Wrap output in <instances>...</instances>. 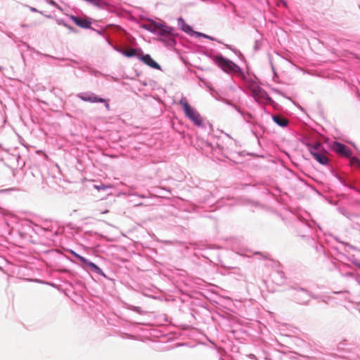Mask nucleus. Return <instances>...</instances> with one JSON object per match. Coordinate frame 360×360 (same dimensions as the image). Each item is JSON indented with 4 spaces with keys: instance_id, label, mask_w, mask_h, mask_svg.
<instances>
[{
    "instance_id": "f257e3e1",
    "label": "nucleus",
    "mask_w": 360,
    "mask_h": 360,
    "mask_svg": "<svg viewBox=\"0 0 360 360\" xmlns=\"http://www.w3.org/2000/svg\"><path fill=\"white\" fill-rule=\"evenodd\" d=\"M213 61L225 72L236 74L240 72V68L231 60L224 58L221 55L212 57Z\"/></svg>"
},
{
    "instance_id": "f03ea898",
    "label": "nucleus",
    "mask_w": 360,
    "mask_h": 360,
    "mask_svg": "<svg viewBox=\"0 0 360 360\" xmlns=\"http://www.w3.org/2000/svg\"><path fill=\"white\" fill-rule=\"evenodd\" d=\"M179 103L182 106L186 116L191 120L195 125L201 126L202 120L200 114L192 108L188 103L186 98H182Z\"/></svg>"
},
{
    "instance_id": "7ed1b4c3",
    "label": "nucleus",
    "mask_w": 360,
    "mask_h": 360,
    "mask_svg": "<svg viewBox=\"0 0 360 360\" xmlns=\"http://www.w3.org/2000/svg\"><path fill=\"white\" fill-rule=\"evenodd\" d=\"M252 95L259 103H267L271 101L266 92L258 86L254 87L252 89Z\"/></svg>"
},
{
    "instance_id": "20e7f679",
    "label": "nucleus",
    "mask_w": 360,
    "mask_h": 360,
    "mask_svg": "<svg viewBox=\"0 0 360 360\" xmlns=\"http://www.w3.org/2000/svg\"><path fill=\"white\" fill-rule=\"evenodd\" d=\"M333 149L335 152L345 157H349L352 154L347 146L338 142L333 143Z\"/></svg>"
},
{
    "instance_id": "39448f33",
    "label": "nucleus",
    "mask_w": 360,
    "mask_h": 360,
    "mask_svg": "<svg viewBox=\"0 0 360 360\" xmlns=\"http://www.w3.org/2000/svg\"><path fill=\"white\" fill-rule=\"evenodd\" d=\"M70 18L74 22L75 25L82 28L90 27L91 22L89 21L87 19L78 18L75 15H70Z\"/></svg>"
},
{
    "instance_id": "423d86ee",
    "label": "nucleus",
    "mask_w": 360,
    "mask_h": 360,
    "mask_svg": "<svg viewBox=\"0 0 360 360\" xmlns=\"http://www.w3.org/2000/svg\"><path fill=\"white\" fill-rule=\"evenodd\" d=\"M140 59L144 63H146V65H148V66L153 68H155V69H158V70H160V66L158 63H157L151 57L150 55L148 54H146V55H143V56H140Z\"/></svg>"
},
{
    "instance_id": "0eeeda50",
    "label": "nucleus",
    "mask_w": 360,
    "mask_h": 360,
    "mask_svg": "<svg viewBox=\"0 0 360 360\" xmlns=\"http://www.w3.org/2000/svg\"><path fill=\"white\" fill-rule=\"evenodd\" d=\"M79 98L86 102L97 103V102H105V99L98 98L94 94H82L79 96Z\"/></svg>"
},
{
    "instance_id": "6e6552de",
    "label": "nucleus",
    "mask_w": 360,
    "mask_h": 360,
    "mask_svg": "<svg viewBox=\"0 0 360 360\" xmlns=\"http://www.w3.org/2000/svg\"><path fill=\"white\" fill-rule=\"evenodd\" d=\"M309 150L312 156H314L316 154H320L326 151L322 144L320 143H316L314 145L309 146Z\"/></svg>"
},
{
    "instance_id": "1a4fd4ad",
    "label": "nucleus",
    "mask_w": 360,
    "mask_h": 360,
    "mask_svg": "<svg viewBox=\"0 0 360 360\" xmlns=\"http://www.w3.org/2000/svg\"><path fill=\"white\" fill-rule=\"evenodd\" d=\"M172 30V29L171 27H169L167 25H165L163 24L159 23L158 26V30H157L156 34L162 35V36H165V35L171 34Z\"/></svg>"
},
{
    "instance_id": "9d476101",
    "label": "nucleus",
    "mask_w": 360,
    "mask_h": 360,
    "mask_svg": "<svg viewBox=\"0 0 360 360\" xmlns=\"http://www.w3.org/2000/svg\"><path fill=\"white\" fill-rule=\"evenodd\" d=\"M274 121L281 127H285L288 124V120L283 116L276 115L273 117Z\"/></svg>"
},
{
    "instance_id": "9b49d317",
    "label": "nucleus",
    "mask_w": 360,
    "mask_h": 360,
    "mask_svg": "<svg viewBox=\"0 0 360 360\" xmlns=\"http://www.w3.org/2000/svg\"><path fill=\"white\" fill-rule=\"evenodd\" d=\"M327 153L326 151L321 153L320 154H316V155L313 156L315 160H316L319 163L322 165H326L328 162V158L326 155Z\"/></svg>"
},
{
    "instance_id": "f8f14e48",
    "label": "nucleus",
    "mask_w": 360,
    "mask_h": 360,
    "mask_svg": "<svg viewBox=\"0 0 360 360\" xmlns=\"http://www.w3.org/2000/svg\"><path fill=\"white\" fill-rule=\"evenodd\" d=\"M139 51L136 49H127V50H124L123 51V53L127 56V57H133V56H141L139 55Z\"/></svg>"
},
{
    "instance_id": "ddd939ff",
    "label": "nucleus",
    "mask_w": 360,
    "mask_h": 360,
    "mask_svg": "<svg viewBox=\"0 0 360 360\" xmlns=\"http://www.w3.org/2000/svg\"><path fill=\"white\" fill-rule=\"evenodd\" d=\"M158 24L159 23L156 22H150L148 25H144V27L152 32L156 33Z\"/></svg>"
},
{
    "instance_id": "4468645a",
    "label": "nucleus",
    "mask_w": 360,
    "mask_h": 360,
    "mask_svg": "<svg viewBox=\"0 0 360 360\" xmlns=\"http://www.w3.org/2000/svg\"><path fill=\"white\" fill-rule=\"evenodd\" d=\"M88 266L98 274H102V270L95 264L92 262H88Z\"/></svg>"
},
{
    "instance_id": "2eb2a0df",
    "label": "nucleus",
    "mask_w": 360,
    "mask_h": 360,
    "mask_svg": "<svg viewBox=\"0 0 360 360\" xmlns=\"http://www.w3.org/2000/svg\"><path fill=\"white\" fill-rule=\"evenodd\" d=\"M350 163L353 166H356L360 168V160L357 158L353 157L350 159Z\"/></svg>"
},
{
    "instance_id": "dca6fc26",
    "label": "nucleus",
    "mask_w": 360,
    "mask_h": 360,
    "mask_svg": "<svg viewBox=\"0 0 360 360\" xmlns=\"http://www.w3.org/2000/svg\"><path fill=\"white\" fill-rule=\"evenodd\" d=\"M182 30L187 33H190L191 32H192L191 27L188 25H184L182 27Z\"/></svg>"
},
{
    "instance_id": "f3484780",
    "label": "nucleus",
    "mask_w": 360,
    "mask_h": 360,
    "mask_svg": "<svg viewBox=\"0 0 360 360\" xmlns=\"http://www.w3.org/2000/svg\"><path fill=\"white\" fill-rule=\"evenodd\" d=\"M77 257L80 259V261L82 262H83L84 264H85L86 266H88V262H90L89 261H88L86 259H85L84 257H82V256H79V255H77Z\"/></svg>"
},
{
    "instance_id": "a211bd4d",
    "label": "nucleus",
    "mask_w": 360,
    "mask_h": 360,
    "mask_svg": "<svg viewBox=\"0 0 360 360\" xmlns=\"http://www.w3.org/2000/svg\"><path fill=\"white\" fill-rule=\"evenodd\" d=\"M198 35H200V36H202V37H203L208 38V39H211V40H213V38H212L211 37L207 36V35H206V34H200V33H198Z\"/></svg>"
},
{
    "instance_id": "6ab92c4d",
    "label": "nucleus",
    "mask_w": 360,
    "mask_h": 360,
    "mask_svg": "<svg viewBox=\"0 0 360 360\" xmlns=\"http://www.w3.org/2000/svg\"><path fill=\"white\" fill-rule=\"evenodd\" d=\"M198 35H200V36H202V37H203L208 38V39H211V40H213V38H212L211 37L207 36V35H206V34H200V33H198Z\"/></svg>"
},
{
    "instance_id": "aec40b11",
    "label": "nucleus",
    "mask_w": 360,
    "mask_h": 360,
    "mask_svg": "<svg viewBox=\"0 0 360 360\" xmlns=\"http://www.w3.org/2000/svg\"><path fill=\"white\" fill-rule=\"evenodd\" d=\"M105 106L107 110H110V105L108 103V101L105 100Z\"/></svg>"
},
{
    "instance_id": "412c9836",
    "label": "nucleus",
    "mask_w": 360,
    "mask_h": 360,
    "mask_svg": "<svg viewBox=\"0 0 360 360\" xmlns=\"http://www.w3.org/2000/svg\"><path fill=\"white\" fill-rule=\"evenodd\" d=\"M108 210H105L101 211V213H103V214H105V213H108Z\"/></svg>"
},
{
    "instance_id": "4be33fe9",
    "label": "nucleus",
    "mask_w": 360,
    "mask_h": 360,
    "mask_svg": "<svg viewBox=\"0 0 360 360\" xmlns=\"http://www.w3.org/2000/svg\"><path fill=\"white\" fill-rule=\"evenodd\" d=\"M179 21H181L183 24H184V21L182 20H179Z\"/></svg>"
},
{
    "instance_id": "5701e85b",
    "label": "nucleus",
    "mask_w": 360,
    "mask_h": 360,
    "mask_svg": "<svg viewBox=\"0 0 360 360\" xmlns=\"http://www.w3.org/2000/svg\"><path fill=\"white\" fill-rule=\"evenodd\" d=\"M359 267L360 268V265L359 266Z\"/></svg>"
}]
</instances>
